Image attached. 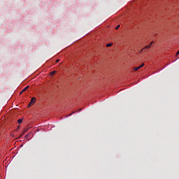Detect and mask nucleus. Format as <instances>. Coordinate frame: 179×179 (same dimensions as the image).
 I'll return each instance as SVG.
<instances>
[{"instance_id":"f257e3e1","label":"nucleus","mask_w":179,"mask_h":179,"mask_svg":"<svg viewBox=\"0 0 179 179\" xmlns=\"http://www.w3.org/2000/svg\"><path fill=\"white\" fill-rule=\"evenodd\" d=\"M36 101H37V99H36V97H32L31 99V103H32L33 104H34Z\"/></svg>"},{"instance_id":"7ed1b4c3","label":"nucleus","mask_w":179,"mask_h":179,"mask_svg":"<svg viewBox=\"0 0 179 179\" xmlns=\"http://www.w3.org/2000/svg\"><path fill=\"white\" fill-rule=\"evenodd\" d=\"M56 73H57L56 71H52V72L50 73V76H54V75H55Z\"/></svg>"},{"instance_id":"9b49d317","label":"nucleus","mask_w":179,"mask_h":179,"mask_svg":"<svg viewBox=\"0 0 179 179\" xmlns=\"http://www.w3.org/2000/svg\"><path fill=\"white\" fill-rule=\"evenodd\" d=\"M118 29H120V25H117V26L115 27V29H116V30H118Z\"/></svg>"},{"instance_id":"423d86ee","label":"nucleus","mask_w":179,"mask_h":179,"mask_svg":"<svg viewBox=\"0 0 179 179\" xmlns=\"http://www.w3.org/2000/svg\"><path fill=\"white\" fill-rule=\"evenodd\" d=\"M17 122H18V124H22V122H23V120L19 119V120H17Z\"/></svg>"},{"instance_id":"ddd939ff","label":"nucleus","mask_w":179,"mask_h":179,"mask_svg":"<svg viewBox=\"0 0 179 179\" xmlns=\"http://www.w3.org/2000/svg\"><path fill=\"white\" fill-rule=\"evenodd\" d=\"M59 62V59H57L56 60V64H57V62Z\"/></svg>"},{"instance_id":"39448f33","label":"nucleus","mask_w":179,"mask_h":179,"mask_svg":"<svg viewBox=\"0 0 179 179\" xmlns=\"http://www.w3.org/2000/svg\"><path fill=\"white\" fill-rule=\"evenodd\" d=\"M139 69H141V67H139V66L134 67V71H139Z\"/></svg>"},{"instance_id":"dca6fc26","label":"nucleus","mask_w":179,"mask_h":179,"mask_svg":"<svg viewBox=\"0 0 179 179\" xmlns=\"http://www.w3.org/2000/svg\"><path fill=\"white\" fill-rule=\"evenodd\" d=\"M72 115V113H71V114H70V115Z\"/></svg>"},{"instance_id":"2eb2a0df","label":"nucleus","mask_w":179,"mask_h":179,"mask_svg":"<svg viewBox=\"0 0 179 179\" xmlns=\"http://www.w3.org/2000/svg\"><path fill=\"white\" fill-rule=\"evenodd\" d=\"M82 110V108H80L79 110H78V111H80Z\"/></svg>"},{"instance_id":"0eeeda50","label":"nucleus","mask_w":179,"mask_h":179,"mask_svg":"<svg viewBox=\"0 0 179 179\" xmlns=\"http://www.w3.org/2000/svg\"><path fill=\"white\" fill-rule=\"evenodd\" d=\"M34 103H33L32 102H29L28 104V107H31V106H33Z\"/></svg>"},{"instance_id":"9d476101","label":"nucleus","mask_w":179,"mask_h":179,"mask_svg":"<svg viewBox=\"0 0 179 179\" xmlns=\"http://www.w3.org/2000/svg\"><path fill=\"white\" fill-rule=\"evenodd\" d=\"M143 66H145V64L143 63V64H142L141 66H139V68L141 69V68H143Z\"/></svg>"},{"instance_id":"20e7f679","label":"nucleus","mask_w":179,"mask_h":179,"mask_svg":"<svg viewBox=\"0 0 179 179\" xmlns=\"http://www.w3.org/2000/svg\"><path fill=\"white\" fill-rule=\"evenodd\" d=\"M27 89H29V86H27L25 88H24L22 90V91L21 92V93H23V92H26V90H27Z\"/></svg>"},{"instance_id":"1a4fd4ad","label":"nucleus","mask_w":179,"mask_h":179,"mask_svg":"<svg viewBox=\"0 0 179 179\" xmlns=\"http://www.w3.org/2000/svg\"><path fill=\"white\" fill-rule=\"evenodd\" d=\"M27 131H29V128L24 129V134H26V132H27Z\"/></svg>"},{"instance_id":"f3484780","label":"nucleus","mask_w":179,"mask_h":179,"mask_svg":"<svg viewBox=\"0 0 179 179\" xmlns=\"http://www.w3.org/2000/svg\"><path fill=\"white\" fill-rule=\"evenodd\" d=\"M72 115V113H71V114H70V115Z\"/></svg>"},{"instance_id":"6e6552de","label":"nucleus","mask_w":179,"mask_h":179,"mask_svg":"<svg viewBox=\"0 0 179 179\" xmlns=\"http://www.w3.org/2000/svg\"><path fill=\"white\" fill-rule=\"evenodd\" d=\"M113 45V43H108L106 45V47H111Z\"/></svg>"},{"instance_id":"f03ea898","label":"nucleus","mask_w":179,"mask_h":179,"mask_svg":"<svg viewBox=\"0 0 179 179\" xmlns=\"http://www.w3.org/2000/svg\"><path fill=\"white\" fill-rule=\"evenodd\" d=\"M152 44H153V41H152L148 45L145 47V49L150 48L152 47Z\"/></svg>"},{"instance_id":"f8f14e48","label":"nucleus","mask_w":179,"mask_h":179,"mask_svg":"<svg viewBox=\"0 0 179 179\" xmlns=\"http://www.w3.org/2000/svg\"><path fill=\"white\" fill-rule=\"evenodd\" d=\"M143 50H146L145 48H143L141 50V52H142L143 51Z\"/></svg>"},{"instance_id":"4468645a","label":"nucleus","mask_w":179,"mask_h":179,"mask_svg":"<svg viewBox=\"0 0 179 179\" xmlns=\"http://www.w3.org/2000/svg\"><path fill=\"white\" fill-rule=\"evenodd\" d=\"M23 135H24V132L20 135V136H23Z\"/></svg>"}]
</instances>
